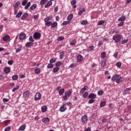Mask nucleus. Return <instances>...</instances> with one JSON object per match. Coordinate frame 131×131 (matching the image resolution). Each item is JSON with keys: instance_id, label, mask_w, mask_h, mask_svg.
<instances>
[{"instance_id": "obj_1", "label": "nucleus", "mask_w": 131, "mask_h": 131, "mask_svg": "<svg viewBox=\"0 0 131 131\" xmlns=\"http://www.w3.org/2000/svg\"><path fill=\"white\" fill-rule=\"evenodd\" d=\"M72 94V92H71V91L69 90L67 91L64 93V96L63 97V99L64 101L67 100V97H69L70 96H71Z\"/></svg>"}, {"instance_id": "obj_2", "label": "nucleus", "mask_w": 131, "mask_h": 131, "mask_svg": "<svg viewBox=\"0 0 131 131\" xmlns=\"http://www.w3.org/2000/svg\"><path fill=\"white\" fill-rule=\"evenodd\" d=\"M113 39L115 42H119L120 40H121V36L120 35H115L113 37Z\"/></svg>"}, {"instance_id": "obj_3", "label": "nucleus", "mask_w": 131, "mask_h": 131, "mask_svg": "<svg viewBox=\"0 0 131 131\" xmlns=\"http://www.w3.org/2000/svg\"><path fill=\"white\" fill-rule=\"evenodd\" d=\"M33 36V38L35 39H40V37H41V34L39 32H35Z\"/></svg>"}, {"instance_id": "obj_4", "label": "nucleus", "mask_w": 131, "mask_h": 131, "mask_svg": "<svg viewBox=\"0 0 131 131\" xmlns=\"http://www.w3.org/2000/svg\"><path fill=\"white\" fill-rule=\"evenodd\" d=\"M41 99V94L40 93H36L34 96V101H38Z\"/></svg>"}, {"instance_id": "obj_5", "label": "nucleus", "mask_w": 131, "mask_h": 131, "mask_svg": "<svg viewBox=\"0 0 131 131\" xmlns=\"http://www.w3.org/2000/svg\"><path fill=\"white\" fill-rule=\"evenodd\" d=\"M82 123H85L86 122H88V116L86 115H84L83 116L81 119Z\"/></svg>"}, {"instance_id": "obj_6", "label": "nucleus", "mask_w": 131, "mask_h": 131, "mask_svg": "<svg viewBox=\"0 0 131 131\" xmlns=\"http://www.w3.org/2000/svg\"><path fill=\"white\" fill-rule=\"evenodd\" d=\"M67 110V107H66V104H63L59 108V111L60 112H64Z\"/></svg>"}, {"instance_id": "obj_7", "label": "nucleus", "mask_w": 131, "mask_h": 131, "mask_svg": "<svg viewBox=\"0 0 131 131\" xmlns=\"http://www.w3.org/2000/svg\"><path fill=\"white\" fill-rule=\"evenodd\" d=\"M19 38L20 40H23V39H25L26 38V34L21 33L19 34Z\"/></svg>"}, {"instance_id": "obj_8", "label": "nucleus", "mask_w": 131, "mask_h": 131, "mask_svg": "<svg viewBox=\"0 0 131 131\" xmlns=\"http://www.w3.org/2000/svg\"><path fill=\"white\" fill-rule=\"evenodd\" d=\"M120 77V75H115L113 76L112 78V81H115V80H117Z\"/></svg>"}, {"instance_id": "obj_9", "label": "nucleus", "mask_w": 131, "mask_h": 131, "mask_svg": "<svg viewBox=\"0 0 131 131\" xmlns=\"http://www.w3.org/2000/svg\"><path fill=\"white\" fill-rule=\"evenodd\" d=\"M77 62H81L82 60H83V57L80 54L78 55L77 57Z\"/></svg>"}, {"instance_id": "obj_10", "label": "nucleus", "mask_w": 131, "mask_h": 131, "mask_svg": "<svg viewBox=\"0 0 131 131\" xmlns=\"http://www.w3.org/2000/svg\"><path fill=\"white\" fill-rule=\"evenodd\" d=\"M97 98V95L94 93H91L89 96V99H96Z\"/></svg>"}, {"instance_id": "obj_11", "label": "nucleus", "mask_w": 131, "mask_h": 131, "mask_svg": "<svg viewBox=\"0 0 131 131\" xmlns=\"http://www.w3.org/2000/svg\"><path fill=\"white\" fill-rule=\"evenodd\" d=\"M29 95H30V92L29 90H27L24 93L23 96L25 98H27Z\"/></svg>"}, {"instance_id": "obj_12", "label": "nucleus", "mask_w": 131, "mask_h": 131, "mask_svg": "<svg viewBox=\"0 0 131 131\" xmlns=\"http://www.w3.org/2000/svg\"><path fill=\"white\" fill-rule=\"evenodd\" d=\"M3 41H8V40H10V36L9 35H5L4 37H3Z\"/></svg>"}, {"instance_id": "obj_13", "label": "nucleus", "mask_w": 131, "mask_h": 131, "mask_svg": "<svg viewBox=\"0 0 131 131\" xmlns=\"http://www.w3.org/2000/svg\"><path fill=\"white\" fill-rule=\"evenodd\" d=\"M130 91H131L130 88H127L124 90V91L123 92L122 94L124 95H126L127 94H128V92Z\"/></svg>"}, {"instance_id": "obj_14", "label": "nucleus", "mask_w": 131, "mask_h": 131, "mask_svg": "<svg viewBox=\"0 0 131 131\" xmlns=\"http://www.w3.org/2000/svg\"><path fill=\"white\" fill-rule=\"evenodd\" d=\"M101 67H103V68H104V67H105V66L107 65V59H104V60L101 62Z\"/></svg>"}, {"instance_id": "obj_15", "label": "nucleus", "mask_w": 131, "mask_h": 131, "mask_svg": "<svg viewBox=\"0 0 131 131\" xmlns=\"http://www.w3.org/2000/svg\"><path fill=\"white\" fill-rule=\"evenodd\" d=\"M42 122L43 123H48V122H50V118H45L42 119Z\"/></svg>"}, {"instance_id": "obj_16", "label": "nucleus", "mask_w": 131, "mask_h": 131, "mask_svg": "<svg viewBox=\"0 0 131 131\" xmlns=\"http://www.w3.org/2000/svg\"><path fill=\"white\" fill-rule=\"evenodd\" d=\"M20 3L19 1H17L16 3L13 4V7L14 9L18 8L19 5H20Z\"/></svg>"}, {"instance_id": "obj_17", "label": "nucleus", "mask_w": 131, "mask_h": 131, "mask_svg": "<svg viewBox=\"0 0 131 131\" xmlns=\"http://www.w3.org/2000/svg\"><path fill=\"white\" fill-rule=\"evenodd\" d=\"M11 72V69L9 67H6L4 69V72L5 73H10Z\"/></svg>"}, {"instance_id": "obj_18", "label": "nucleus", "mask_w": 131, "mask_h": 131, "mask_svg": "<svg viewBox=\"0 0 131 131\" xmlns=\"http://www.w3.org/2000/svg\"><path fill=\"white\" fill-rule=\"evenodd\" d=\"M32 46H33V43L31 42H28L26 44V47H27V48H31Z\"/></svg>"}, {"instance_id": "obj_19", "label": "nucleus", "mask_w": 131, "mask_h": 131, "mask_svg": "<svg viewBox=\"0 0 131 131\" xmlns=\"http://www.w3.org/2000/svg\"><path fill=\"white\" fill-rule=\"evenodd\" d=\"M26 128V125H22L21 126H20L19 128V129H18V131H20V130H24V129H25V128Z\"/></svg>"}, {"instance_id": "obj_20", "label": "nucleus", "mask_w": 131, "mask_h": 131, "mask_svg": "<svg viewBox=\"0 0 131 131\" xmlns=\"http://www.w3.org/2000/svg\"><path fill=\"white\" fill-rule=\"evenodd\" d=\"M37 7V5H36V4H33L30 8V10H31V11H33L35 10V9H36Z\"/></svg>"}, {"instance_id": "obj_21", "label": "nucleus", "mask_w": 131, "mask_h": 131, "mask_svg": "<svg viewBox=\"0 0 131 131\" xmlns=\"http://www.w3.org/2000/svg\"><path fill=\"white\" fill-rule=\"evenodd\" d=\"M88 86L85 85L84 86L83 88H82L81 91H80V94H83L84 92H85V91H86V90H88Z\"/></svg>"}, {"instance_id": "obj_22", "label": "nucleus", "mask_w": 131, "mask_h": 131, "mask_svg": "<svg viewBox=\"0 0 131 131\" xmlns=\"http://www.w3.org/2000/svg\"><path fill=\"white\" fill-rule=\"evenodd\" d=\"M64 56H65V52H64V51L59 53L60 59H63Z\"/></svg>"}, {"instance_id": "obj_23", "label": "nucleus", "mask_w": 131, "mask_h": 131, "mask_svg": "<svg viewBox=\"0 0 131 131\" xmlns=\"http://www.w3.org/2000/svg\"><path fill=\"white\" fill-rule=\"evenodd\" d=\"M48 109V107H47V106L43 105L41 107V111L43 113H45L47 111V110Z\"/></svg>"}, {"instance_id": "obj_24", "label": "nucleus", "mask_w": 131, "mask_h": 131, "mask_svg": "<svg viewBox=\"0 0 131 131\" xmlns=\"http://www.w3.org/2000/svg\"><path fill=\"white\" fill-rule=\"evenodd\" d=\"M125 16L123 15L120 18H118V21H121L123 22V21H125Z\"/></svg>"}, {"instance_id": "obj_25", "label": "nucleus", "mask_w": 131, "mask_h": 131, "mask_svg": "<svg viewBox=\"0 0 131 131\" xmlns=\"http://www.w3.org/2000/svg\"><path fill=\"white\" fill-rule=\"evenodd\" d=\"M106 105V101H102L100 102V108H103L104 106Z\"/></svg>"}, {"instance_id": "obj_26", "label": "nucleus", "mask_w": 131, "mask_h": 131, "mask_svg": "<svg viewBox=\"0 0 131 131\" xmlns=\"http://www.w3.org/2000/svg\"><path fill=\"white\" fill-rule=\"evenodd\" d=\"M105 23V20H99L97 24V25L98 26H101V25H103Z\"/></svg>"}, {"instance_id": "obj_27", "label": "nucleus", "mask_w": 131, "mask_h": 131, "mask_svg": "<svg viewBox=\"0 0 131 131\" xmlns=\"http://www.w3.org/2000/svg\"><path fill=\"white\" fill-rule=\"evenodd\" d=\"M72 19H73V14L71 13L68 15L67 19L69 21V20H72Z\"/></svg>"}, {"instance_id": "obj_28", "label": "nucleus", "mask_w": 131, "mask_h": 131, "mask_svg": "<svg viewBox=\"0 0 131 131\" xmlns=\"http://www.w3.org/2000/svg\"><path fill=\"white\" fill-rule=\"evenodd\" d=\"M64 92H65V89H61L59 91V96H62L63 94L64 93Z\"/></svg>"}, {"instance_id": "obj_29", "label": "nucleus", "mask_w": 131, "mask_h": 131, "mask_svg": "<svg viewBox=\"0 0 131 131\" xmlns=\"http://www.w3.org/2000/svg\"><path fill=\"white\" fill-rule=\"evenodd\" d=\"M28 16V14L27 13H24V14L21 16V20H25V18Z\"/></svg>"}, {"instance_id": "obj_30", "label": "nucleus", "mask_w": 131, "mask_h": 131, "mask_svg": "<svg viewBox=\"0 0 131 131\" xmlns=\"http://www.w3.org/2000/svg\"><path fill=\"white\" fill-rule=\"evenodd\" d=\"M94 49H95V47L94 46H91L88 48V50L89 52H92V51H94Z\"/></svg>"}, {"instance_id": "obj_31", "label": "nucleus", "mask_w": 131, "mask_h": 131, "mask_svg": "<svg viewBox=\"0 0 131 131\" xmlns=\"http://www.w3.org/2000/svg\"><path fill=\"white\" fill-rule=\"evenodd\" d=\"M57 25H58V23H57V22H54L53 23H52L51 28H55V27H56Z\"/></svg>"}, {"instance_id": "obj_32", "label": "nucleus", "mask_w": 131, "mask_h": 131, "mask_svg": "<svg viewBox=\"0 0 131 131\" xmlns=\"http://www.w3.org/2000/svg\"><path fill=\"white\" fill-rule=\"evenodd\" d=\"M31 5V2H29L28 3H27L26 6L25 7V10H27V9H28V8L30 7Z\"/></svg>"}, {"instance_id": "obj_33", "label": "nucleus", "mask_w": 131, "mask_h": 131, "mask_svg": "<svg viewBox=\"0 0 131 131\" xmlns=\"http://www.w3.org/2000/svg\"><path fill=\"white\" fill-rule=\"evenodd\" d=\"M53 67H54V64H53L51 62H50V63H49L47 66V68H48V69H51L53 68Z\"/></svg>"}, {"instance_id": "obj_34", "label": "nucleus", "mask_w": 131, "mask_h": 131, "mask_svg": "<svg viewBox=\"0 0 131 131\" xmlns=\"http://www.w3.org/2000/svg\"><path fill=\"white\" fill-rule=\"evenodd\" d=\"M45 25H46V26H48V27H50V26H51V25H52V21H45Z\"/></svg>"}, {"instance_id": "obj_35", "label": "nucleus", "mask_w": 131, "mask_h": 131, "mask_svg": "<svg viewBox=\"0 0 131 131\" xmlns=\"http://www.w3.org/2000/svg\"><path fill=\"white\" fill-rule=\"evenodd\" d=\"M70 46H75L76 45V40L74 39L70 43Z\"/></svg>"}, {"instance_id": "obj_36", "label": "nucleus", "mask_w": 131, "mask_h": 131, "mask_svg": "<svg viewBox=\"0 0 131 131\" xmlns=\"http://www.w3.org/2000/svg\"><path fill=\"white\" fill-rule=\"evenodd\" d=\"M36 74H39L40 73V69L39 68H36L34 71Z\"/></svg>"}, {"instance_id": "obj_37", "label": "nucleus", "mask_w": 131, "mask_h": 131, "mask_svg": "<svg viewBox=\"0 0 131 131\" xmlns=\"http://www.w3.org/2000/svg\"><path fill=\"white\" fill-rule=\"evenodd\" d=\"M52 6V1H49L46 5H45V8H47L48 7H51Z\"/></svg>"}, {"instance_id": "obj_38", "label": "nucleus", "mask_w": 131, "mask_h": 131, "mask_svg": "<svg viewBox=\"0 0 131 131\" xmlns=\"http://www.w3.org/2000/svg\"><path fill=\"white\" fill-rule=\"evenodd\" d=\"M56 61H57V58H51L50 60V63H55V62H56Z\"/></svg>"}, {"instance_id": "obj_39", "label": "nucleus", "mask_w": 131, "mask_h": 131, "mask_svg": "<svg viewBox=\"0 0 131 131\" xmlns=\"http://www.w3.org/2000/svg\"><path fill=\"white\" fill-rule=\"evenodd\" d=\"M49 20H52V17L48 16L45 18L44 21L45 22H48L49 21Z\"/></svg>"}, {"instance_id": "obj_40", "label": "nucleus", "mask_w": 131, "mask_h": 131, "mask_svg": "<svg viewBox=\"0 0 131 131\" xmlns=\"http://www.w3.org/2000/svg\"><path fill=\"white\" fill-rule=\"evenodd\" d=\"M48 2V0H41L40 3V5L41 6H43L45 4H46Z\"/></svg>"}, {"instance_id": "obj_41", "label": "nucleus", "mask_w": 131, "mask_h": 131, "mask_svg": "<svg viewBox=\"0 0 131 131\" xmlns=\"http://www.w3.org/2000/svg\"><path fill=\"white\" fill-rule=\"evenodd\" d=\"M83 12H85V8H82L81 10H80L78 12V15H81L83 13Z\"/></svg>"}, {"instance_id": "obj_42", "label": "nucleus", "mask_w": 131, "mask_h": 131, "mask_svg": "<svg viewBox=\"0 0 131 131\" xmlns=\"http://www.w3.org/2000/svg\"><path fill=\"white\" fill-rule=\"evenodd\" d=\"M122 81V77H120L119 79L116 80L117 83H120Z\"/></svg>"}, {"instance_id": "obj_43", "label": "nucleus", "mask_w": 131, "mask_h": 131, "mask_svg": "<svg viewBox=\"0 0 131 131\" xmlns=\"http://www.w3.org/2000/svg\"><path fill=\"white\" fill-rule=\"evenodd\" d=\"M59 69H60L59 68H58V67L55 68L53 69V72L54 73H56L58 72V71H59Z\"/></svg>"}, {"instance_id": "obj_44", "label": "nucleus", "mask_w": 131, "mask_h": 131, "mask_svg": "<svg viewBox=\"0 0 131 131\" xmlns=\"http://www.w3.org/2000/svg\"><path fill=\"white\" fill-rule=\"evenodd\" d=\"M82 25H88V21L86 20H82L81 22Z\"/></svg>"}, {"instance_id": "obj_45", "label": "nucleus", "mask_w": 131, "mask_h": 131, "mask_svg": "<svg viewBox=\"0 0 131 131\" xmlns=\"http://www.w3.org/2000/svg\"><path fill=\"white\" fill-rule=\"evenodd\" d=\"M105 57H106V52H102L101 54V58L102 59H104V58H105Z\"/></svg>"}, {"instance_id": "obj_46", "label": "nucleus", "mask_w": 131, "mask_h": 131, "mask_svg": "<svg viewBox=\"0 0 131 131\" xmlns=\"http://www.w3.org/2000/svg\"><path fill=\"white\" fill-rule=\"evenodd\" d=\"M21 15H22V12H19L16 14V18H20V17H21Z\"/></svg>"}, {"instance_id": "obj_47", "label": "nucleus", "mask_w": 131, "mask_h": 131, "mask_svg": "<svg viewBox=\"0 0 131 131\" xmlns=\"http://www.w3.org/2000/svg\"><path fill=\"white\" fill-rule=\"evenodd\" d=\"M71 21L70 20L69 21H65L62 23L63 25H67V24H70Z\"/></svg>"}, {"instance_id": "obj_48", "label": "nucleus", "mask_w": 131, "mask_h": 131, "mask_svg": "<svg viewBox=\"0 0 131 131\" xmlns=\"http://www.w3.org/2000/svg\"><path fill=\"white\" fill-rule=\"evenodd\" d=\"M19 90V85H17L15 88L12 89V92H16V91Z\"/></svg>"}, {"instance_id": "obj_49", "label": "nucleus", "mask_w": 131, "mask_h": 131, "mask_svg": "<svg viewBox=\"0 0 131 131\" xmlns=\"http://www.w3.org/2000/svg\"><path fill=\"white\" fill-rule=\"evenodd\" d=\"M61 64H62V62L61 61H58L57 62H56V67L58 68V67H60V66H61Z\"/></svg>"}, {"instance_id": "obj_50", "label": "nucleus", "mask_w": 131, "mask_h": 131, "mask_svg": "<svg viewBox=\"0 0 131 131\" xmlns=\"http://www.w3.org/2000/svg\"><path fill=\"white\" fill-rule=\"evenodd\" d=\"M103 93L104 91H103V90H100L98 92V95L99 96H102V95H103Z\"/></svg>"}, {"instance_id": "obj_51", "label": "nucleus", "mask_w": 131, "mask_h": 131, "mask_svg": "<svg viewBox=\"0 0 131 131\" xmlns=\"http://www.w3.org/2000/svg\"><path fill=\"white\" fill-rule=\"evenodd\" d=\"M12 79L13 80H16L18 79V75H15L12 76Z\"/></svg>"}, {"instance_id": "obj_52", "label": "nucleus", "mask_w": 131, "mask_h": 131, "mask_svg": "<svg viewBox=\"0 0 131 131\" xmlns=\"http://www.w3.org/2000/svg\"><path fill=\"white\" fill-rule=\"evenodd\" d=\"M116 65L117 67H118V68H120V67H121V62H118L116 63Z\"/></svg>"}, {"instance_id": "obj_53", "label": "nucleus", "mask_w": 131, "mask_h": 131, "mask_svg": "<svg viewBox=\"0 0 131 131\" xmlns=\"http://www.w3.org/2000/svg\"><path fill=\"white\" fill-rule=\"evenodd\" d=\"M88 96H89V93L88 92H85L84 94H83L82 95V97H83L84 98H86L88 97Z\"/></svg>"}, {"instance_id": "obj_54", "label": "nucleus", "mask_w": 131, "mask_h": 131, "mask_svg": "<svg viewBox=\"0 0 131 131\" xmlns=\"http://www.w3.org/2000/svg\"><path fill=\"white\" fill-rule=\"evenodd\" d=\"M27 4V0H24L21 3L22 6H26Z\"/></svg>"}, {"instance_id": "obj_55", "label": "nucleus", "mask_w": 131, "mask_h": 131, "mask_svg": "<svg viewBox=\"0 0 131 131\" xmlns=\"http://www.w3.org/2000/svg\"><path fill=\"white\" fill-rule=\"evenodd\" d=\"M22 46H21L19 48H17L16 50V53H20L21 52Z\"/></svg>"}, {"instance_id": "obj_56", "label": "nucleus", "mask_w": 131, "mask_h": 131, "mask_svg": "<svg viewBox=\"0 0 131 131\" xmlns=\"http://www.w3.org/2000/svg\"><path fill=\"white\" fill-rule=\"evenodd\" d=\"M10 122L11 121L10 120H7L4 121V124H5V125H8V124H9Z\"/></svg>"}, {"instance_id": "obj_57", "label": "nucleus", "mask_w": 131, "mask_h": 131, "mask_svg": "<svg viewBox=\"0 0 131 131\" xmlns=\"http://www.w3.org/2000/svg\"><path fill=\"white\" fill-rule=\"evenodd\" d=\"M29 40L30 41H31V42L33 43V42L34 41V40L33 39V38L32 37V36H30L29 37Z\"/></svg>"}, {"instance_id": "obj_58", "label": "nucleus", "mask_w": 131, "mask_h": 131, "mask_svg": "<svg viewBox=\"0 0 131 131\" xmlns=\"http://www.w3.org/2000/svg\"><path fill=\"white\" fill-rule=\"evenodd\" d=\"M95 100L93 99H91L90 100H89V104H93V103H95Z\"/></svg>"}, {"instance_id": "obj_59", "label": "nucleus", "mask_w": 131, "mask_h": 131, "mask_svg": "<svg viewBox=\"0 0 131 131\" xmlns=\"http://www.w3.org/2000/svg\"><path fill=\"white\" fill-rule=\"evenodd\" d=\"M64 39V37L61 36V37H59L57 38V40H58V41H61V40H63Z\"/></svg>"}, {"instance_id": "obj_60", "label": "nucleus", "mask_w": 131, "mask_h": 131, "mask_svg": "<svg viewBox=\"0 0 131 131\" xmlns=\"http://www.w3.org/2000/svg\"><path fill=\"white\" fill-rule=\"evenodd\" d=\"M123 24H124V22L123 21H121L119 24H118V26L119 27H120L121 26H123Z\"/></svg>"}, {"instance_id": "obj_61", "label": "nucleus", "mask_w": 131, "mask_h": 131, "mask_svg": "<svg viewBox=\"0 0 131 131\" xmlns=\"http://www.w3.org/2000/svg\"><path fill=\"white\" fill-rule=\"evenodd\" d=\"M11 129V126H9L5 128V131H9Z\"/></svg>"}, {"instance_id": "obj_62", "label": "nucleus", "mask_w": 131, "mask_h": 131, "mask_svg": "<svg viewBox=\"0 0 131 131\" xmlns=\"http://www.w3.org/2000/svg\"><path fill=\"white\" fill-rule=\"evenodd\" d=\"M76 4V0H73L71 2V5L72 6H74V5H75Z\"/></svg>"}, {"instance_id": "obj_63", "label": "nucleus", "mask_w": 131, "mask_h": 131, "mask_svg": "<svg viewBox=\"0 0 131 131\" xmlns=\"http://www.w3.org/2000/svg\"><path fill=\"white\" fill-rule=\"evenodd\" d=\"M38 17H39L38 15H34V16H33V19H34V20H38Z\"/></svg>"}, {"instance_id": "obj_64", "label": "nucleus", "mask_w": 131, "mask_h": 131, "mask_svg": "<svg viewBox=\"0 0 131 131\" xmlns=\"http://www.w3.org/2000/svg\"><path fill=\"white\" fill-rule=\"evenodd\" d=\"M127 41H128V39L124 40L122 41L121 43H122V45H124V44L126 43V42H127Z\"/></svg>"}]
</instances>
